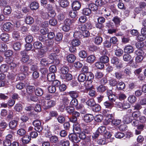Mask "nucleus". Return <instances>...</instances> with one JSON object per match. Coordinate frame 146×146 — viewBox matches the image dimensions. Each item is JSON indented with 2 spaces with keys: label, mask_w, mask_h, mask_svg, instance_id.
Listing matches in <instances>:
<instances>
[{
  "label": "nucleus",
  "mask_w": 146,
  "mask_h": 146,
  "mask_svg": "<svg viewBox=\"0 0 146 146\" xmlns=\"http://www.w3.org/2000/svg\"><path fill=\"white\" fill-rule=\"evenodd\" d=\"M19 64L18 62H15V61H14L9 64V66L11 70L14 71L17 69Z\"/></svg>",
  "instance_id": "4468645a"
},
{
  "label": "nucleus",
  "mask_w": 146,
  "mask_h": 146,
  "mask_svg": "<svg viewBox=\"0 0 146 146\" xmlns=\"http://www.w3.org/2000/svg\"><path fill=\"white\" fill-rule=\"evenodd\" d=\"M76 28V29L82 33L86 29V26L84 24L81 25H79Z\"/></svg>",
  "instance_id": "864d4df0"
},
{
  "label": "nucleus",
  "mask_w": 146,
  "mask_h": 146,
  "mask_svg": "<svg viewBox=\"0 0 146 146\" xmlns=\"http://www.w3.org/2000/svg\"><path fill=\"white\" fill-rule=\"evenodd\" d=\"M68 94L72 99L76 98L79 96L78 92L76 91H70L68 93Z\"/></svg>",
  "instance_id": "dca6fc26"
},
{
  "label": "nucleus",
  "mask_w": 146,
  "mask_h": 146,
  "mask_svg": "<svg viewBox=\"0 0 146 146\" xmlns=\"http://www.w3.org/2000/svg\"><path fill=\"white\" fill-rule=\"evenodd\" d=\"M22 142L23 143H28L29 142L31 138L28 135H26L22 138Z\"/></svg>",
  "instance_id": "8fccbe9b"
},
{
  "label": "nucleus",
  "mask_w": 146,
  "mask_h": 146,
  "mask_svg": "<svg viewBox=\"0 0 146 146\" xmlns=\"http://www.w3.org/2000/svg\"><path fill=\"white\" fill-rule=\"evenodd\" d=\"M86 79V75L84 74H80L78 77V80L80 82H84Z\"/></svg>",
  "instance_id": "a878e982"
},
{
  "label": "nucleus",
  "mask_w": 146,
  "mask_h": 146,
  "mask_svg": "<svg viewBox=\"0 0 146 146\" xmlns=\"http://www.w3.org/2000/svg\"><path fill=\"white\" fill-rule=\"evenodd\" d=\"M91 10L89 8H84L82 11V13L88 16L91 14Z\"/></svg>",
  "instance_id": "a18cd8bd"
},
{
  "label": "nucleus",
  "mask_w": 146,
  "mask_h": 146,
  "mask_svg": "<svg viewBox=\"0 0 146 146\" xmlns=\"http://www.w3.org/2000/svg\"><path fill=\"white\" fill-rule=\"evenodd\" d=\"M33 124L35 126V130L37 131L40 132L42 130L41 123L40 121L38 120L34 121L33 122Z\"/></svg>",
  "instance_id": "20e7f679"
},
{
  "label": "nucleus",
  "mask_w": 146,
  "mask_h": 146,
  "mask_svg": "<svg viewBox=\"0 0 146 146\" xmlns=\"http://www.w3.org/2000/svg\"><path fill=\"white\" fill-rule=\"evenodd\" d=\"M25 21L27 24H31L34 22V20L33 17L29 16L26 18Z\"/></svg>",
  "instance_id": "49530a36"
},
{
  "label": "nucleus",
  "mask_w": 146,
  "mask_h": 146,
  "mask_svg": "<svg viewBox=\"0 0 146 146\" xmlns=\"http://www.w3.org/2000/svg\"><path fill=\"white\" fill-rule=\"evenodd\" d=\"M73 36L75 38H80L82 37V33L75 28V31L73 34Z\"/></svg>",
  "instance_id": "412c9836"
},
{
  "label": "nucleus",
  "mask_w": 146,
  "mask_h": 146,
  "mask_svg": "<svg viewBox=\"0 0 146 146\" xmlns=\"http://www.w3.org/2000/svg\"><path fill=\"white\" fill-rule=\"evenodd\" d=\"M58 55L56 54L52 53L49 54L48 57L51 60H58Z\"/></svg>",
  "instance_id": "a19ab883"
},
{
  "label": "nucleus",
  "mask_w": 146,
  "mask_h": 146,
  "mask_svg": "<svg viewBox=\"0 0 146 146\" xmlns=\"http://www.w3.org/2000/svg\"><path fill=\"white\" fill-rule=\"evenodd\" d=\"M89 8L91 10L93 11H95L98 9L97 7L95 4L90 3L89 5Z\"/></svg>",
  "instance_id": "69168bd1"
},
{
  "label": "nucleus",
  "mask_w": 146,
  "mask_h": 146,
  "mask_svg": "<svg viewBox=\"0 0 146 146\" xmlns=\"http://www.w3.org/2000/svg\"><path fill=\"white\" fill-rule=\"evenodd\" d=\"M111 135H112L109 132H106L105 133L104 137L106 139H108V142H112L113 141L114 138L111 137Z\"/></svg>",
  "instance_id": "6ab92c4d"
},
{
  "label": "nucleus",
  "mask_w": 146,
  "mask_h": 146,
  "mask_svg": "<svg viewBox=\"0 0 146 146\" xmlns=\"http://www.w3.org/2000/svg\"><path fill=\"white\" fill-rule=\"evenodd\" d=\"M8 68V66L6 64H3L0 67V71L1 72H5L7 71Z\"/></svg>",
  "instance_id": "bf43d9fd"
},
{
  "label": "nucleus",
  "mask_w": 146,
  "mask_h": 146,
  "mask_svg": "<svg viewBox=\"0 0 146 146\" xmlns=\"http://www.w3.org/2000/svg\"><path fill=\"white\" fill-rule=\"evenodd\" d=\"M7 49V46L6 44L2 43L0 44V52H4Z\"/></svg>",
  "instance_id": "c03bdc74"
},
{
  "label": "nucleus",
  "mask_w": 146,
  "mask_h": 146,
  "mask_svg": "<svg viewBox=\"0 0 146 146\" xmlns=\"http://www.w3.org/2000/svg\"><path fill=\"white\" fill-rule=\"evenodd\" d=\"M86 81H92L94 79V76L93 74L91 72H88L87 74Z\"/></svg>",
  "instance_id": "6e6d98bb"
},
{
  "label": "nucleus",
  "mask_w": 146,
  "mask_h": 146,
  "mask_svg": "<svg viewBox=\"0 0 146 146\" xmlns=\"http://www.w3.org/2000/svg\"><path fill=\"white\" fill-rule=\"evenodd\" d=\"M61 78L64 81H68L71 80L72 78V75L70 73H67L64 75L60 76Z\"/></svg>",
  "instance_id": "9b49d317"
},
{
  "label": "nucleus",
  "mask_w": 146,
  "mask_h": 146,
  "mask_svg": "<svg viewBox=\"0 0 146 146\" xmlns=\"http://www.w3.org/2000/svg\"><path fill=\"white\" fill-rule=\"evenodd\" d=\"M76 109L79 110L82 113H84L86 112V110L84 106L82 104H80L78 106H76Z\"/></svg>",
  "instance_id": "bb28decb"
},
{
  "label": "nucleus",
  "mask_w": 146,
  "mask_h": 146,
  "mask_svg": "<svg viewBox=\"0 0 146 146\" xmlns=\"http://www.w3.org/2000/svg\"><path fill=\"white\" fill-rule=\"evenodd\" d=\"M77 15V12L76 10H72L69 12V15L72 18H75Z\"/></svg>",
  "instance_id": "338daca9"
},
{
  "label": "nucleus",
  "mask_w": 146,
  "mask_h": 146,
  "mask_svg": "<svg viewBox=\"0 0 146 146\" xmlns=\"http://www.w3.org/2000/svg\"><path fill=\"white\" fill-rule=\"evenodd\" d=\"M1 39L4 42L8 41L9 40V35L7 33H2L0 35Z\"/></svg>",
  "instance_id": "a211bd4d"
},
{
  "label": "nucleus",
  "mask_w": 146,
  "mask_h": 146,
  "mask_svg": "<svg viewBox=\"0 0 146 146\" xmlns=\"http://www.w3.org/2000/svg\"><path fill=\"white\" fill-rule=\"evenodd\" d=\"M60 143L62 146H69L70 143L68 141L61 140L60 142Z\"/></svg>",
  "instance_id": "774afa93"
},
{
  "label": "nucleus",
  "mask_w": 146,
  "mask_h": 146,
  "mask_svg": "<svg viewBox=\"0 0 146 146\" xmlns=\"http://www.w3.org/2000/svg\"><path fill=\"white\" fill-rule=\"evenodd\" d=\"M123 60L126 62L131 61L132 60L131 56L128 54H124L123 57Z\"/></svg>",
  "instance_id": "3c124183"
},
{
  "label": "nucleus",
  "mask_w": 146,
  "mask_h": 146,
  "mask_svg": "<svg viewBox=\"0 0 146 146\" xmlns=\"http://www.w3.org/2000/svg\"><path fill=\"white\" fill-rule=\"evenodd\" d=\"M100 61L104 63H105L108 62L109 61V59L107 56L104 55L100 58Z\"/></svg>",
  "instance_id": "13d9d810"
},
{
  "label": "nucleus",
  "mask_w": 146,
  "mask_h": 146,
  "mask_svg": "<svg viewBox=\"0 0 146 146\" xmlns=\"http://www.w3.org/2000/svg\"><path fill=\"white\" fill-rule=\"evenodd\" d=\"M96 58V57L94 55H91L87 57L86 61L88 63L92 64L94 62Z\"/></svg>",
  "instance_id": "aec40b11"
},
{
  "label": "nucleus",
  "mask_w": 146,
  "mask_h": 146,
  "mask_svg": "<svg viewBox=\"0 0 146 146\" xmlns=\"http://www.w3.org/2000/svg\"><path fill=\"white\" fill-rule=\"evenodd\" d=\"M68 138L70 140L74 143H77L80 141L79 139L76 134L72 133L70 134L68 136Z\"/></svg>",
  "instance_id": "0eeeda50"
},
{
  "label": "nucleus",
  "mask_w": 146,
  "mask_h": 146,
  "mask_svg": "<svg viewBox=\"0 0 146 146\" xmlns=\"http://www.w3.org/2000/svg\"><path fill=\"white\" fill-rule=\"evenodd\" d=\"M55 78V76L54 73H50L47 75V80L49 82H53Z\"/></svg>",
  "instance_id": "7c9ffc66"
},
{
  "label": "nucleus",
  "mask_w": 146,
  "mask_h": 146,
  "mask_svg": "<svg viewBox=\"0 0 146 146\" xmlns=\"http://www.w3.org/2000/svg\"><path fill=\"white\" fill-rule=\"evenodd\" d=\"M81 42L78 39H73L71 41V44L74 46H77L80 44Z\"/></svg>",
  "instance_id": "c85d7f7f"
},
{
  "label": "nucleus",
  "mask_w": 146,
  "mask_h": 146,
  "mask_svg": "<svg viewBox=\"0 0 146 146\" xmlns=\"http://www.w3.org/2000/svg\"><path fill=\"white\" fill-rule=\"evenodd\" d=\"M33 46L36 49H40L42 46L41 43L39 41L35 42L33 44Z\"/></svg>",
  "instance_id": "de8ad7c7"
},
{
  "label": "nucleus",
  "mask_w": 146,
  "mask_h": 146,
  "mask_svg": "<svg viewBox=\"0 0 146 146\" xmlns=\"http://www.w3.org/2000/svg\"><path fill=\"white\" fill-rule=\"evenodd\" d=\"M115 105L117 108L122 109H127L130 108L131 106L129 103L126 102H124L123 103L116 102Z\"/></svg>",
  "instance_id": "f03ea898"
},
{
  "label": "nucleus",
  "mask_w": 146,
  "mask_h": 146,
  "mask_svg": "<svg viewBox=\"0 0 146 146\" xmlns=\"http://www.w3.org/2000/svg\"><path fill=\"white\" fill-rule=\"evenodd\" d=\"M102 41V38L100 36H96L94 38V42L97 45H99L101 44Z\"/></svg>",
  "instance_id": "ea45409f"
},
{
  "label": "nucleus",
  "mask_w": 146,
  "mask_h": 146,
  "mask_svg": "<svg viewBox=\"0 0 146 146\" xmlns=\"http://www.w3.org/2000/svg\"><path fill=\"white\" fill-rule=\"evenodd\" d=\"M61 100L63 104L68 105L70 102V100L69 97L66 96H63L61 97Z\"/></svg>",
  "instance_id": "72a5a7b5"
},
{
  "label": "nucleus",
  "mask_w": 146,
  "mask_h": 146,
  "mask_svg": "<svg viewBox=\"0 0 146 146\" xmlns=\"http://www.w3.org/2000/svg\"><path fill=\"white\" fill-rule=\"evenodd\" d=\"M136 97L133 95L130 96L128 98V102L131 104L134 103L136 101Z\"/></svg>",
  "instance_id": "09e8293b"
},
{
  "label": "nucleus",
  "mask_w": 146,
  "mask_h": 146,
  "mask_svg": "<svg viewBox=\"0 0 146 146\" xmlns=\"http://www.w3.org/2000/svg\"><path fill=\"white\" fill-rule=\"evenodd\" d=\"M44 100L42 101L41 105L42 106H44L46 109L50 108L53 107L56 105V101L53 100H50L48 101L46 104Z\"/></svg>",
  "instance_id": "7ed1b4c3"
},
{
  "label": "nucleus",
  "mask_w": 146,
  "mask_h": 146,
  "mask_svg": "<svg viewBox=\"0 0 146 146\" xmlns=\"http://www.w3.org/2000/svg\"><path fill=\"white\" fill-rule=\"evenodd\" d=\"M133 51V48L132 46L128 45L125 46L124 48V52L126 53H131Z\"/></svg>",
  "instance_id": "ddd939ff"
},
{
  "label": "nucleus",
  "mask_w": 146,
  "mask_h": 146,
  "mask_svg": "<svg viewBox=\"0 0 146 146\" xmlns=\"http://www.w3.org/2000/svg\"><path fill=\"white\" fill-rule=\"evenodd\" d=\"M121 121L117 119H114L111 121V123L113 125L117 126L119 125L121 123Z\"/></svg>",
  "instance_id": "0e129e2a"
},
{
  "label": "nucleus",
  "mask_w": 146,
  "mask_h": 146,
  "mask_svg": "<svg viewBox=\"0 0 146 146\" xmlns=\"http://www.w3.org/2000/svg\"><path fill=\"white\" fill-rule=\"evenodd\" d=\"M21 44L20 42H16L13 44V48L15 50H19L21 49Z\"/></svg>",
  "instance_id": "79ce46f5"
},
{
  "label": "nucleus",
  "mask_w": 146,
  "mask_h": 146,
  "mask_svg": "<svg viewBox=\"0 0 146 146\" xmlns=\"http://www.w3.org/2000/svg\"><path fill=\"white\" fill-rule=\"evenodd\" d=\"M35 91V87L33 86H29L27 87V93L29 94H33Z\"/></svg>",
  "instance_id": "393cba45"
},
{
  "label": "nucleus",
  "mask_w": 146,
  "mask_h": 146,
  "mask_svg": "<svg viewBox=\"0 0 146 146\" xmlns=\"http://www.w3.org/2000/svg\"><path fill=\"white\" fill-rule=\"evenodd\" d=\"M28 101H31L33 102H36L37 100V97L35 96L33 94L28 95Z\"/></svg>",
  "instance_id": "58836bf2"
},
{
  "label": "nucleus",
  "mask_w": 146,
  "mask_h": 146,
  "mask_svg": "<svg viewBox=\"0 0 146 146\" xmlns=\"http://www.w3.org/2000/svg\"><path fill=\"white\" fill-rule=\"evenodd\" d=\"M76 59L75 56L72 54H70L67 56V59L68 61L70 63L73 62Z\"/></svg>",
  "instance_id": "4be33fe9"
},
{
  "label": "nucleus",
  "mask_w": 146,
  "mask_h": 146,
  "mask_svg": "<svg viewBox=\"0 0 146 146\" xmlns=\"http://www.w3.org/2000/svg\"><path fill=\"white\" fill-rule=\"evenodd\" d=\"M17 121L15 120L10 121L9 124V127L12 129H14L17 126Z\"/></svg>",
  "instance_id": "c9c22d12"
},
{
  "label": "nucleus",
  "mask_w": 146,
  "mask_h": 146,
  "mask_svg": "<svg viewBox=\"0 0 146 146\" xmlns=\"http://www.w3.org/2000/svg\"><path fill=\"white\" fill-rule=\"evenodd\" d=\"M47 58H42L40 60V65L41 66H45L52 63L48 61Z\"/></svg>",
  "instance_id": "6e6552de"
},
{
  "label": "nucleus",
  "mask_w": 146,
  "mask_h": 146,
  "mask_svg": "<svg viewBox=\"0 0 146 146\" xmlns=\"http://www.w3.org/2000/svg\"><path fill=\"white\" fill-rule=\"evenodd\" d=\"M124 73L127 76H130L131 74V69L129 66H127L124 68Z\"/></svg>",
  "instance_id": "f704fd0d"
},
{
  "label": "nucleus",
  "mask_w": 146,
  "mask_h": 146,
  "mask_svg": "<svg viewBox=\"0 0 146 146\" xmlns=\"http://www.w3.org/2000/svg\"><path fill=\"white\" fill-rule=\"evenodd\" d=\"M123 51L121 49H116L115 52V55L117 56H120L123 54Z\"/></svg>",
  "instance_id": "e2e57ef3"
},
{
  "label": "nucleus",
  "mask_w": 146,
  "mask_h": 146,
  "mask_svg": "<svg viewBox=\"0 0 146 146\" xmlns=\"http://www.w3.org/2000/svg\"><path fill=\"white\" fill-rule=\"evenodd\" d=\"M70 105L73 107H76L78 105V101L76 98H73L70 102Z\"/></svg>",
  "instance_id": "37998d69"
},
{
  "label": "nucleus",
  "mask_w": 146,
  "mask_h": 146,
  "mask_svg": "<svg viewBox=\"0 0 146 146\" xmlns=\"http://www.w3.org/2000/svg\"><path fill=\"white\" fill-rule=\"evenodd\" d=\"M107 94L109 100L111 102L113 103V102L115 101L117 98L116 96L112 94L111 90H108L107 91Z\"/></svg>",
  "instance_id": "423d86ee"
},
{
  "label": "nucleus",
  "mask_w": 146,
  "mask_h": 146,
  "mask_svg": "<svg viewBox=\"0 0 146 146\" xmlns=\"http://www.w3.org/2000/svg\"><path fill=\"white\" fill-rule=\"evenodd\" d=\"M133 119V117L130 113L127 114L123 118L124 122L127 124L130 123Z\"/></svg>",
  "instance_id": "9d476101"
},
{
  "label": "nucleus",
  "mask_w": 146,
  "mask_h": 146,
  "mask_svg": "<svg viewBox=\"0 0 146 146\" xmlns=\"http://www.w3.org/2000/svg\"><path fill=\"white\" fill-rule=\"evenodd\" d=\"M64 23L65 24L69 26L70 27L72 28L73 24L74 23V21L70 19H67L65 20Z\"/></svg>",
  "instance_id": "4d7b16f0"
},
{
  "label": "nucleus",
  "mask_w": 146,
  "mask_h": 146,
  "mask_svg": "<svg viewBox=\"0 0 146 146\" xmlns=\"http://www.w3.org/2000/svg\"><path fill=\"white\" fill-rule=\"evenodd\" d=\"M95 65L98 68L100 69H102L104 67V63L100 61L95 63Z\"/></svg>",
  "instance_id": "5fc2aeb1"
},
{
  "label": "nucleus",
  "mask_w": 146,
  "mask_h": 146,
  "mask_svg": "<svg viewBox=\"0 0 146 146\" xmlns=\"http://www.w3.org/2000/svg\"><path fill=\"white\" fill-rule=\"evenodd\" d=\"M104 105L106 108L111 109L113 106V102H109L107 101L104 103Z\"/></svg>",
  "instance_id": "2f4dec72"
},
{
  "label": "nucleus",
  "mask_w": 146,
  "mask_h": 146,
  "mask_svg": "<svg viewBox=\"0 0 146 146\" xmlns=\"http://www.w3.org/2000/svg\"><path fill=\"white\" fill-rule=\"evenodd\" d=\"M35 93L36 95L38 96H41L43 94V91L41 88H37L35 90Z\"/></svg>",
  "instance_id": "c756f323"
},
{
  "label": "nucleus",
  "mask_w": 146,
  "mask_h": 146,
  "mask_svg": "<svg viewBox=\"0 0 146 146\" xmlns=\"http://www.w3.org/2000/svg\"><path fill=\"white\" fill-rule=\"evenodd\" d=\"M69 2L67 0H61L60 2V5L63 7H65L68 6Z\"/></svg>",
  "instance_id": "4c0bfd02"
},
{
  "label": "nucleus",
  "mask_w": 146,
  "mask_h": 146,
  "mask_svg": "<svg viewBox=\"0 0 146 146\" xmlns=\"http://www.w3.org/2000/svg\"><path fill=\"white\" fill-rule=\"evenodd\" d=\"M38 3L36 2H32L30 5V7L32 10H35L37 9L39 7Z\"/></svg>",
  "instance_id": "b1692460"
},
{
  "label": "nucleus",
  "mask_w": 146,
  "mask_h": 146,
  "mask_svg": "<svg viewBox=\"0 0 146 146\" xmlns=\"http://www.w3.org/2000/svg\"><path fill=\"white\" fill-rule=\"evenodd\" d=\"M102 113L106 118L104 121V124L105 125L109 124L111 122L113 117V114L111 110H104L102 111Z\"/></svg>",
  "instance_id": "f257e3e1"
},
{
  "label": "nucleus",
  "mask_w": 146,
  "mask_h": 146,
  "mask_svg": "<svg viewBox=\"0 0 146 146\" xmlns=\"http://www.w3.org/2000/svg\"><path fill=\"white\" fill-rule=\"evenodd\" d=\"M116 87L119 90H122L125 88V85L124 83L122 82L118 81Z\"/></svg>",
  "instance_id": "f3484780"
},
{
  "label": "nucleus",
  "mask_w": 146,
  "mask_h": 146,
  "mask_svg": "<svg viewBox=\"0 0 146 146\" xmlns=\"http://www.w3.org/2000/svg\"><path fill=\"white\" fill-rule=\"evenodd\" d=\"M61 73L64 75L67 74L69 71L68 68L67 67L64 66L62 67L60 69Z\"/></svg>",
  "instance_id": "680f3d73"
},
{
  "label": "nucleus",
  "mask_w": 146,
  "mask_h": 146,
  "mask_svg": "<svg viewBox=\"0 0 146 146\" xmlns=\"http://www.w3.org/2000/svg\"><path fill=\"white\" fill-rule=\"evenodd\" d=\"M92 81H86L85 83V87L86 90L90 89L92 87Z\"/></svg>",
  "instance_id": "e433bc0d"
},
{
  "label": "nucleus",
  "mask_w": 146,
  "mask_h": 146,
  "mask_svg": "<svg viewBox=\"0 0 146 146\" xmlns=\"http://www.w3.org/2000/svg\"><path fill=\"white\" fill-rule=\"evenodd\" d=\"M58 122L60 123H63L65 121V118L64 117L63 115H60L58 116L56 118Z\"/></svg>",
  "instance_id": "052dcab7"
},
{
  "label": "nucleus",
  "mask_w": 146,
  "mask_h": 146,
  "mask_svg": "<svg viewBox=\"0 0 146 146\" xmlns=\"http://www.w3.org/2000/svg\"><path fill=\"white\" fill-rule=\"evenodd\" d=\"M12 24L9 22L4 23L3 26V29L6 31H8L10 30L11 26Z\"/></svg>",
  "instance_id": "cd10ccee"
},
{
  "label": "nucleus",
  "mask_w": 146,
  "mask_h": 146,
  "mask_svg": "<svg viewBox=\"0 0 146 146\" xmlns=\"http://www.w3.org/2000/svg\"><path fill=\"white\" fill-rule=\"evenodd\" d=\"M94 117L92 115L88 114L84 116V121L86 123L90 122L93 121Z\"/></svg>",
  "instance_id": "1a4fd4ad"
},
{
  "label": "nucleus",
  "mask_w": 146,
  "mask_h": 146,
  "mask_svg": "<svg viewBox=\"0 0 146 146\" xmlns=\"http://www.w3.org/2000/svg\"><path fill=\"white\" fill-rule=\"evenodd\" d=\"M11 7L8 6L5 7L3 10V12L4 14L7 15L11 13Z\"/></svg>",
  "instance_id": "473e14b6"
},
{
  "label": "nucleus",
  "mask_w": 146,
  "mask_h": 146,
  "mask_svg": "<svg viewBox=\"0 0 146 146\" xmlns=\"http://www.w3.org/2000/svg\"><path fill=\"white\" fill-rule=\"evenodd\" d=\"M86 104L88 106L91 107H93L96 104V103L93 99L88 100L86 102Z\"/></svg>",
  "instance_id": "603ef678"
},
{
  "label": "nucleus",
  "mask_w": 146,
  "mask_h": 146,
  "mask_svg": "<svg viewBox=\"0 0 146 146\" xmlns=\"http://www.w3.org/2000/svg\"><path fill=\"white\" fill-rule=\"evenodd\" d=\"M73 130L76 133H79L81 131V129L79 125L77 123H74L73 125Z\"/></svg>",
  "instance_id": "2eb2a0df"
},
{
  "label": "nucleus",
  "mask_w": 146,
  "mask_h": 146,
  "mask_svg": "<svg viewBox=\"0 0 146 146\" xmlns=\"http://www.w3.org/2000/svg\"><path fill=\"white\" fill-rule=\"evenodd\" d=\"M40 50L38 52V55L42 56L47 51V48L45 46H42L40 49Z\"/></svg>",
  "instance_id": "5701e85b"
},
{
  "label": "nucleus",
  "mask_w": 146,
  "mask_h": 146,
  "mask_svg": "<svg viewBox=\"0 0 146 146\" xmlns=\"http://www.w3.org/2000/svg\"><path fill=\"white\" fill-rule=\"evenodd\" d=\"M81 7L80 3L78 1H74L72 4V7L73 10H79Z\"/></svg>",
  "instance_id": "f8f14e48"
},
{
  "label": "nucleus",
  "mask_w": 146,
  "mask_h": 146,
  "mask_svg": "<svg viewBox=\"0 0 146 146\" xmlns=\"http://www.w3.org/2000/svg\"><path fill=\"white\" fill-rule=\"evenodd\" d=\"M21 54L22 56L21 60L24 63L27 62L28 64L32 62V60L30 59L29 56L27 55L24 51L21 52Z\"/></svg>",
  "instance_id": "39448f33"
}]
</instances>
